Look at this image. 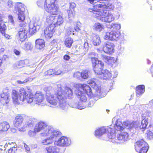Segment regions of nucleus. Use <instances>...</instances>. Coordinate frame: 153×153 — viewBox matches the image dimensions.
Here are the masks:
<instances>
[{
	"mask_svg": "<svg viewBox=\"0 0 153 153\" xmlns=\"http://www.w3.org/2000/svg\"><path fill=\"white\" fill-rule=\"evenodd\" d=\"M112 123L113 126V129L115 131L114 133L115 135L116 131H121L124 128H127L129 130L131 131L135 129L138 126V124L137 122H131L127 121L124 122L123 124L120 120L117 119L115 117L112 119ZM128 136V134L127 132H122L117 136V139L116 138L115 136L114 138L116 140L117 142L114 143H123L127 140Z\"/></svg>",
	"mask_w": 153,
	"mask_h": 153,
	"instance_id": "f257e3e1",
	"label": "nucleus"
},
{
	"mask_svg": "<svg viewBox=\"0 0 153 153\" xmlns=\"http://www.w3.org/2000/svg\"><path fill=\"white\" fill-rule=\"evenodd\" d=\"M34 128L35 131L38 132H41L40 134L41 136L47 137L42 141V143L44 145L52 144L54 141L53 139L61 134L59 131L54 129L53 127L48 126L46 123L41 121L36 123Z\"/></svg>",
	"mask_w": 153,
	"mask_h": 153,
	"instance_id": "f03ea898",
	"label": "nucleus"
},
{
	"mask_svg": "<svg viewBox=\"0 0 153 153\" xmlns=\"http://www.w3.org/2000/svg\"><path fill=\"white\" fill-rule=\"evenodd\" d=\"M114 8V6L111 4L106 5L102 3L95 5L89 11L92 12L93 16L98 19L102 22L109 23L114 20V16L113 13L109 12L105 9L112 10Z\"/></svg>",
	"mask_w": 153,
	"mask_h": 153,
	"instance_id": "7ed1b4c3",
	"label": "nucleus"
},
{
	"mask_svg": "<svg viewBox=\"0 0 153 153\" xmlns=\"http://www.w3.org/2000/svg\"><path fill=\"white\" fill-rule=\"evenodd\" d=\"M15 9L16 12L17 13L19 22H21L19 25L20 28L18 34V39L22 42L26 38L28 30L27 25L24 21L25 18L24 5L21 3H19Z\"/></svg>",
	"mask_w": 153,
	"mask_h": 153,
	"instance_id": "20e7f679",
	"label": "nucleus"
},
{
	"mask_svg": "<svg viewBox=\"0 0 153 153\" xmlns=\"http://www.w3.org/2000/svg\"><path fill=\"white\" fill-rule=\"evenodd\" d=\"M12 97L13 103L16 104H19L23 102L32 103L33 104L34 95L32 93L23 88H21L18 91L13 90Z\"/></svg>",
	"mask_w": 153,
	"mask_h": 153,
	"instance_id": "39448f33",
	"label": "nucleus"
},
{
	"mask_svg": "<svg viewBox=\"0 0 153 153\" xmlns=\"http://www.w3.org/2000/svg\"><path fill=\"white\" fill-rule=\"evenodd\" d=\"M93 66L94 67V71L97 77L102 79H109L112 77L111 74L107 70H102L104 64L102 62L98 60L95 57H91Z\"/></svg>",
	"mask_w": 153,
	"mask_h": 153,
	"instance_id": "423d86ee",
	"label": "nucleus"
},
{
	"mask_svg": "<svg viewBox=\"0 0 153 153\" xmlns=\"http://www.w3.org/2000/svg\"><path fill=\"white\" fill-rule=\"evenodd\" d=\"M58 91L57 97L59 101V107L62 110H65L67 108L65 98H71L73 97L72 91L70 88L66 87L63 90L60 85H58Z\"/></svg>",
	"mask_w": 153,
	"mask_h": 153,
	"instance_id": "0eeeda50",
	"label": "nucleus"
},
{
	"mask_svg": "<svg viewBox=\"0 0 153 153\" xmlns=\"http://www.w3.org/2000/svg\"><path fill=\"white\" fill-rule=\"evenodd\" d=\"M77 97L82 102H85L87 100L86 95L92 97L93 94L90 87L86 84H77Z\"/></svg>",
	"mask_w": 153,
	"mask_h": 153,
	"instance_id": "6e6552de",
	"label": "nucleus"
},
{
	"mask_svg": "<svg viewBox=\"0 0 153 153\" xmlns=\"http://www.w3.org/2000/svg\"><path fill=\"white\" fill-rule=\"evenodd\" d=\"M113 124L107 127H102L97 129L95 132V135L99 138L105 133H107V135L110 141L112 142H117L116 140L114 138L115 136L114 133L115 131L113 128Z\"/></svg>",
	"mask_w": 153,
	"mask_h": 153,
	"instance_id": "1a4fd4ad",
	"label": "nucleus"
},
{
	"mask_svg": "<svg viewBox=\"0 0 153 153\" xmlns=\"http://www.w3.org/2000/svg\"><path fill=\"white\" fill-rule=\"evenodd\" d=\"M52 88L51 86L45 87L44 89L46 93V99L47 101L52 106L51 107H55L59 105V101L56 99L57 93H56L54 95L52 91Z\"/></svg>",
	"mask_w": 153,
	"mask_h": 153,
	"instance_id": "9d476101",
	"label": "nucleus"
},
{
	"mask_svg": "<svg viewBox=\"0 0 153 153\" xmlns=\"http://www.w3.org/2000/svg\"><path fill=\"white\" fill-rule=\"evenodd\" d=\"M56 0H45L44 7L45 10L52 15L57 14L59 7L55 4Z\"/></svg>",
	"mask_w": 153,
	"mask_h": 153,
	"instance_id": "9b49d317",
	"label": "nucleus"
},
{
	"mask_svg": "<svg viewBox=\"0 0 153 153\" xmlns=\"http://www.w3.org/2000/svg\"><path fill=\"white\" fill-rule=\"evenodd\" d=\"M135 148L136 151L139 153H146L149 147L147 143L141 139L136 143Z\"/></svg>",
	"mask_w": 153,
	"mask_h": 153,
	"instance_id": "f8f14e48",
	"label": "nucleus"
},
{
	"mask_svg": "<svg viewBox=\"0 0 153 153\" xmlns=\"http://www.w3.org/2000/svg\"><path fill=\"white\" fill-rule=\"evenodd\" d=\"M41 22L39 18H36L29 24V32L33 35L35 33L40 27Z\"/></svg>",
	"mask_w": 153,
	"mask_h": 153,
	"instance_id": "ddd939ff",
	"label": "nucleus"
},
{
	"mask_svg": "<svg viewBox=\"0 0 153 153\" xmlns=\"http://www.w3.org/2000/svg\"><path fill=\"white\" fill-rule=\"evenodd\" d=\"M87 83L90 85L96 91V95L99 97H102V93L101 91V87L98 85L99 81L97 79H92L89 80Z\"/></svg>",
	"mask_w": 153,
	"mask_h": 153,
	"instance_id": "4468645a",
	"label": "nucleus"
},
{
	"mask_svg": "<svg viewBox=\"0 0 153 153\" xmlns=\"http://www.w3.org/2000/svg\"><path fill=\"white\" fill-rule=\"evenodd\" d=\"M71 143L70 139L65 137H62L54 142L55 145L62 147L67 146L69 145Z\"/></svg>",
	"mask_w": 153,
	"mask_h": 153,
	"instance_id": "2eb2a0df",
	"label": "nucleus"
},
{
	"mask_svg": "<svg viewBox=\"0 0 153 153\" xmlns=\"http://www.w3.org/2000/svg\"><path fill=\"white\" fill-rule=\"evenodd\" d=\"M151 115V112L148 111H146L142 114V119L141 122V125L140 128L142 129H145L148 124V117Z\"/></svg>",
	"mask_w": 153,
	"mask_h": 153,
	"instance_id": "dca6fc26",
	"label": "nucleus"
},
{
	"mask_svg": "<svg viewBox=\"0 0 153 153\" xmlns=\"http://www.w3.org/2000/svg\"><path fill=\"white\" fill-rule=\"evenodd\" d=\"M114 47L113 43L107 42L104 43L102 49L105 53L110 54L114 52Z\"/></svg>",
	"mask_w": 153,
	"mask_h": 153,
	"instance_id": "f3484780",
	"label": "nucleus"
},
{
	"mask_svg": "<svg viewBox=\"0 0 153 153\" xmlns=\"http://www.w3.org/2000/svg\"><path fill=\"white\" fill-rule=\"evenodd\" d=\"M120 36L119 31H114L111 30L110 32H107L104 38L106 40L110 39L111 40H117Z\"/></svg>",
	"mask_w": 153,
	"mask_h": 153,
	"instance_id": "a211bd4d",
	"label": "nucleus"
},
{
	"mask_svg": "<svg viewBox=\"0 0 153 153\" xmlns=\"http://www.w3.org/2000/svg\"><path fill=\"white\" fill-rule=\"evenodd\" d=\"M55 26L53 24L48 26L44 30L45 37L47 39H50L52 36Z\"/></svg>",
	"mask_w": 153,
	"mask_h": 153,
	"instance_id": "6ab92c4d",
	"label": "nucleus"
},
{
	"mask_svg": "<svg viewBox=\"0 0 153 153\" xmlns=\"http://www.w3.org/2000/svg\"><path fill=\"white\" fill-rule=\"evenodd\" d=\"M45 99L44 95L40 92H37L34 96V103L38 104L42 102Z\"/></svg>",
	"mask_w": 153,
	"mask_h": 153,
	"instance_id": "aec40b11",
	"label": "nucleus"
},
{
	"mask_svg": "<svg viewBox=\"0 0 153 153\" xmlns=\"http://www.w3.org/2000/svg\"><path fill=\"white\" fill-rule=\"evenodd\" d=\"M0 96V101L1 103L4 104L8 103L10 99V96L8 92H4L1 94Z\"/></svg>",
	"mask_w": 153,
	"mask_h": 153,
	"instance_id": "412c9836",
	"label": "nucleus"
},
{
	"mask_svg": "<svg viewBox=\"0 0 153 153\" xmlns=\"http://www.w3.org/2000/svg\"><path fill=\"white\" fill-rule=\"evenodd\" d=\"M43 18H46V22L48 24V26H50L51 25L53 24L55 26V16H51L50 15H47L45 13L44 14Z\"/></svg>",
	"mask_w": 153,
	"mask_h": 153,
	"instance_id": "4be33fe9",
	"label": "nucleus"
},
{
	"mask_svg": "<svg viewBox=\"0 0 153 153\" xmlns=\"http://www.w3.org/2000/svg\"><path fill=\"white\" fill-rule=\"evenodd\" d=\"M23 118L21 115L17 116L14 120L13 124L16 127H20L22 125L23 121Z\"/></svg>",
	"mask_w": 153,
	"mask_h": 153,
	"instance_id": "5701e85b",
	"label": "nucleus"
},
{
	"mask_svg": "<svg viewBox=\"0 0 153 153\" xmlns=\"http://www.w3.org/2000/svg\"><path fill=\"white\" fill-rule=\"evenodd\" d=\"M35 47L36 48L42 49L45 46L44 41L42 39H37L35 41Z\"/></svg>",
	"mask_w": 153,
	"mask_h": 153,
	"instance_id": "b1692460",
	"label": "nucleus"
},
{
	"mask_svg": "<svg viewBox=\"0 0 153 153\" xmlns=\"http://www.w3.org/2000/svg\"><path fill=\"white\" fill-rule=\"evenodd\" d=\"M136 90L137 97L141 95L145 92V86L139 85L136 87Z\"/></svg>",
	"mask_w": 153,
	"mask_h": 153,
	"instance_id": "393cba45",
	"label": "nucleus"
},
{
	"mask_svg": "<svg viewBox=\"0 0 153 153\" xmlns=\"http://www.w3.org/2000/svg\"><path fill=\"white\" fill-rule=\"evenodd\" d=\"M101 56L102 59L106 63L111 64L112 62H114V59L113 57L104 55H101Z\"/></svg>",
	"mask_w": 153,
	"mask_h": 153,
	"instance_id": "a878e982",
	"label": "nucleus"
},
{
	"mask_svg": "<svg viewBox=\"0 0 153 153\" xmlns=\"http://www.w3.org/2000/svg\"><path fill=\"white\" fill-rule=\"evenodd\" d=\"M10 128L9 123L6 122L0 123V131H7Z\"/></svg>",
	"mask_w": 153,
	"mask_h": 153,
	"instance_id": "bb28decb",
	"label": "nucleus"
},
{
	"mask_svg": "<svg viewBox=\"0 0 153 153\" xmlns=\"http://www.w3.org/2000/svg\"><path fill=\"white\" fill-rule=\"evenodd\" d=\"M46 149L48 153H56L58 152L59 150V148L55 146L46 147Z\"/></svg>",
	"mask_w": 153,
	"mask_h": 153,
	"instance_id": "cd10ccee",
	"label": "nucleus"
},
{
	"mask_svg": "<svg viewBox=\"0 0 153 153\" xmlns=\"http://www.w3.org/2000/svg\"><path fill=\"white\" fill-rule=\"evenodd\" d=\"M112 30L114 31H119V30L120 29L121 25L118 23H112L110 26Z\"/></svg>",
	"mask_w": 153,
	"mask_h": 153,
	"instance_id": "c85d7f7f",
	"label": "nucleus"
},
{
	"mask_svg": "<svg viewBox=\"0 0 153 153\" xmlns=\"http://www.w3.org/2000/svg\"><path fill=\"white\" fill-rule=\"evenodd\" d=\"M55 26L56 25H60L62 24L63 22V19L61 16H55Z\"/></svg>",
	"mask_w": 153,
	"mask_h": 153,
	"instance_id": "c756f323",
	"label": "nucleus"
},
{
	"mask_svg": "<svg viewBox=\"0 0 153 153\" xmlns=\"http://www.w3.org/2000/svg\"><path fill=\"white\" fill-rule=\"evenodd\" d=\"M88 71L87 70L83 71L81 73L77 72V75H80L82 78L86 79L88 77Z\"/></svg>",
	"mask_w": 153,
	"mask_h": 153,
	"instance_id": "7c9ffc66",
	"label": "nucleus"
},
{
	"mask_svg": "<svg viewBox=\"0 0 153 153\" xmlns=\"http://www.w3.org/2000/svg\"><path fill=\"white\" fill-rule=\"evenodd\" d=\"M94 45H99L100 43V38L98 35L94 36L92 39Z\"/></svg>",
	"mask_w": 153,
	"mask_h": 153,
	"instance_id": "2f4dec72",
	"label": "nucleus"
},
{
	"mask_svg": "<svg viewBox=\"0 0 153 153\" xmlns=\"http://www.w3.org/2000/svg\"><path fill=\"white\" fill-rule=\"evenodd\" d=\"M103 28V25L99 23H96L93 26V29L99 32L101 31Z\"/></svg>",
	"mask_w": 153,
	"mask_h": 153,
	"instance_id": "473e14b6",
	"label": "nucleus"
},
{
	"mask_svg": "<svg viewBox=\"0 0 153 153\" xmlns=\"http://www.w3.org/2000/svg\"><path fill=\"white\" fill-rule=\"evenodd\" d=\"M36 121L37 120L36 119L30 118L28 119L26 123V124L28 127H31L33 126Z\"/></svg>",
	"mask_w": 153,
	"mask_h": 153,
	"instance_id": "72a5a7b5",
	"label": "nucleus"
},
{
	"mask_svg": "<svg viewBox=\"0 0 153 153\" xmlns=\"http://www.w3.org/2000/svg\"><path fill=\"white\" fill-rule=\"evenodd\" d=\"M25 62L23 61H20L17 62L13 65V67L15 69L23 67Z\"/></svg>",
	"mask_w": 153,
	"mask_h": 153,
	"instance_id": "f704fd0d",
	"label": "nucleus"
},
{
	"mask_svg": "<svg viewBox=\"0 0 153 153\" xmlns=\"http://www.w3.org/2000/svg\"><path fill=\"white\" fill-rule=\"evenodd\" d=\"M73 43V39L70 38H66L65 41V44L66 46L70 48Z\"/></svg>",
	"mask_w": 153,
	"mask_h": 153,
	"instance_id": "c9c22d12",
	"label": "nucleus"
},
{
	"mask_svg": "<svg viewBox=\"0 0 153 153\" xmlns=\"http://www.w3.org/2000/svg\"><path fill=\"white\" fill-rule=\"evenodd\" d=\"M70 10L68 12V15L69 16L70 15L71 16H71L69 14L70 13V11L72 13V16L73 15V12L74 11V8H75L76 6V4L74 3V2H71L70 3Z\"/></svg>",
	"mask_w": 153,
	"mask_h": 153,
	"instance_id": "e433bc0d",
	"label": "nucleus"
},
{
	"mask_svg": "<svg viewBox=\"0 0 153 153\" xmlns=\"http://www.w3.org/2000/svg\"><path fill=\"white\" fill-rule=\"evenodd\" d=\"M32 47L29 42H26L23 46V48L25 50H29L31 49Z\"/></svg>",
	"mask_w": 153,
	"mask_h": 153,
	"instance_id": "4c0bfd02",
	"label": "nucleus"
},
{
	"mask_svg": "<svg viewBox=\"0 0 153 153\" xmlns=\"http://www.w3.org/2000/svg\"><path fill=\"white\" fill-rule=\"evenodd\" d=\"M6 29V26L5 24L2 22H0V31L2 34L4 33Z\"/></svg>",
	"mask_w": 153,
	"mask_h": 153,
	"instance_id": "58836bf2",
	"label": "nucleus"
},
{
	"mask_svg": "<svg viewBox=\"0 0 153 153\" xmlns=\"http://www.w3.org/2000/svg\"><path fill=\"white\" fill-rule=\"evenodd\" d=\"M45 74L47 75H51L54 74V70L53 69H50L45 72Z\"/></svg>",
	"mask_w": 153,
	"mask_h": 153,
	"instance_id": "ea45409f",
	"label": "nucleus"
},
{
	"mask_svg": "<svg viewBox=\"0 0 153 153\" xmlns=\"http://www.w3.org/2000/svg\"><path fill=\"white\" fill-rule=\"evenodd\" d=\"M38 132L37 131H35L34 128V131L30 130L28 132V134L29 136L31 137L34 136L35 135L36 133Z\"/></svg>",
	"mask_w": 153,
	"mask_h": 153,
	"instance_id": "a19ab883",
	"label": "nucleus"
},
{
	"mask_svg": "<svg viewBox=\"0 0 153 153\" xmlns=\"http://www.w3.org/2000/svg\"><path fill=\"white\" fill-rule=\"evenodd\" d=\"M83 45V49L84 50V51L86 52L88 50L89 45L88 42H86L84 43Z\"/></svg>",
	"mask_w": 153,
	"mask_h": 153,
	"instance_id": "79ce46f5",
	"label": "nucleus"
},
{
	"mask_svg": "<svg viewBox=\"0 0 153 153\" xmlns=\"http://www.w3.org/2000/svg\"><path fill=\"white\" fill-rule=\"evenodd\" d=\"M17 150L16 147L14 146L9 149L8 151V152L9 153H15Z\"/></svg>",
	"mask_w": 153,
	"mask_h": 153,
	"instance_id": "37998d69",
	"label": "nucleus"
},
{
	"mask_svg": "<svg viewBox=\"0 0 153 153\" xmlns=\"http://www.w3.org/2000/svg\"><path fill=\"white\" fill-rule=\"evenodd\" d=\"M37 4L39 7H41L43 4V1L42 0H38L37 1Z\"/></svg>",
	"mask_w": 153,
	"mask_h": 153,
	"instance_id": "c03bdc74",
	"label": "nucleus"
},
{
	"mask_svg": "<svg viewBox=\"0 0 153 153\" xmlns=\"http://www.w3.org/2000/svg\"><path fill=\"white\" fill-rule=\"evenodd\" d=\"M153 133L152 132L150 131L147 134V137L149 140L152 139L153 138Z\"/></svg>",
	"mask_w": 153,
	"mask_h": 153,
	"instance_id": "a18cd8bd",
	"label": "nucleus"
},
{
	"mask_svg": "<svg viewBox=\"0 0 153 153\" xmlns=\"http://www.w3.org/2000/svg\"><path fill=\"white\" fill-rule=\"evenodd\" d=\"M74 31H72L70 29H68L66 30V34L68 35H69L72 34L74 35Z\"/></svg>",
	"mask_w": 153,
	"mask_h": 153,
	"instance_id": "49530a36",
	"label": "nucleus"
},
{
	"mask_svg": "<svg viewBox=\"0 0 153 153\" xmlns=\"http://www.w3.org/2000/svg\"><path fill=\"white\" fill-rule=\"evenodd\" d=\"M29 78H27L26 79L23 81H21L20 80H18L17 81V82L19 84H23L27 82L28 81H29Z\"/></svg>",
	"mask_w": 153,
	"mask_h": 153,
	"instance_id": "de8ad7c7",
	"label": "nucleus"
},
{
	"mask_svg": "<svg viewBox=\"0 0 153 153\" xmlns=\"http://www.w3.org/2000/svg\"><path fill=\"white\" fill-rule=\"evenodd\" d=\"M85 106L83 105L82 104H80V105H77V108L80 110L84 109L85 108Z\"/></svg>",
	"mask_w": 153,
	"mask_h": 153,
	"instance_id": "09e8293b",
	"label": "nucleus"
},
{
	"mask_svg": "<svg viewBox=\"0 0 153 153\" xmlns=\"http://www.w3.org/2000/svg\"><path fill=\"white\" fill-rule=\"evenodd\" d=\"M9 22L12 24L14 23V21L13 20V16L11 15L9 16L8 17Z\"/></svg>",
	"mask_w": 153,
	"mask_h": 153,
	"instance_id": "8fccbe9b",
	"label": "nucleus"
},
{
	"mask_svg": "<svg viewBox=\"0 0 153 153\" xmlns=\"http://www.w3.org/2000/svg\"><path fill=\"white\" fill-rule=\"evenodd\" d=\"M13 2L11 1H9L7 3V6L8 7H13Z\"/></svg>",
	"mask_w": 153,
	"mask_h": 153,
	"instance_id": "3c124183",
	"label": "nucleus"
},
{
	"mask_svg": "<svg viewBox=\"0 0 153 153\" xmlns=\"http://www.w3.org/2000/svg\"><path fill=\"white\" fill-rule=\"evenodd\" d=\"M62 73V71L60 70H58L56 71L54 70V74L55 75H59L61 74Z\"/></svg>",
	"mask_w": 153,
	"mask_h": 153,
	"instance_id": "603ef678",
	"label": "nucleus"
},
{
	"mask_svg": "<svg viewBox=\"0 0 153 153\" xmlns=\"http://www.w3.org/2000/svg\"><path fill=\"white\" fill-rule=\"evenodd\" d=\"M3 34L4 35L5 37L7 39H11V36L8 34H5V32H4V33H3Z\"/></svg>",
	"mask_w": 153,
	"mask_h": 153,
	"instance_id": "864d4df0",
	"label": "nucleus"
},
{
	"mask_svg": "<svg viewBox=\"0 0 153 153\" xmlns=\"http://www.w3.org/2000/svg\"><path fill=\"white\" fill-rule=\"evenodd\" d=\"M70 58V56L68 55H65L63 57V59L65 60H68Z\"/></svg>",
	"mask_w": 153,
	"mask_h": 153,
	"instance_id": "5fc2aeb1",
	"label": "nucleus"
},
{
	"mask_svg": "<svg viewBox=\"0 0 153 153\" xmlns=\"http://www.w3.org/2000/svg\"><path fill=\"white\" fill-rule=\"evenodd\" d=\"M13 52L16 55H19L20 54V52L19 51L17 50L16 49H14L13 50Z\"/></svg>",
	"mask_w": 153,
	"mask_h": 153,
	"instance_id": "6e6d98bb",
	"label": "nucleus"
},
{
	"mask_svg": "<svg viewBox=\"0 0 153 153\" xmlns=\"http://www.w3.org/2000/svg\"><path fill=\"white\" fill-rule=\"evenodd\" d=\"M24 144L25 148L26 150L27 151H29L30 149L28 146L25 143H24Z\"/></svg>",
	"mask_w": 153,
	"mask_h": 153,
	"instance_id": "4d7b16f0",
	"label": "nucleus"
},
{
	"mask_svg": "<svg viewBox=\"0 0 153 153\" xmlns=\"http://www.w3.org/2000/svg\"><path fill=\"white\" fill-rule=\"evenodd\" d=\"M88 1L91 4L93 3L95 1H97V2L101 1V0H88Z\"/></svg>",
	"mask_w": 153,
	"mask_h": 153,
	"instance_id": "13d9d810",
	"label": "nucleus"
},
{
	"mask_svg": "<svg viewBox=\"0 0 153 153\" xmlns=\"http://www.w3.org/2000/svg\"><path fill=\"white\" fill-rule=\"evenodd\" d=\"M150 71L153 76V65L151 66V68L150 69Z\"/></svg>",
	"mask_w": 153,
	"mask_h": 153,
	"instance_id": "bf43d9fd",
	"label": "nucleus"
},
{
	"mask_svg": "<svg viewBox=\"0 0 153 153\" xmlns=\"http://www.w3.org/2000/svg\"><path fill=\"white\" fill-rule=\"evenodd\" d=\"M149 105L153 106V99L150 101L149 103Z\"/></svg>",
	"mask_w": 153,
	"mask_h": 153,
	"instance_id": "052dcab7",
	"label": "nucleus"
},
{
	"mask_svg": "<svg viewBox=\"0 0 153 153\" xmlns=\"http://www.w3.org/2000/svg\"><path fill=\"white\" fill-rule=\"evenodd\" d=\"M4 48H0V54L1 53L4 52Z\"/></svg>",
	"mask_w": 153,
	"mask_h": 153,
	"instance_id": "680f3d73",
	"label": "nucleus"
},
{
	"mask_svg": "<svg viewBox=\"0 0 153 153\" xmlns=\"http://www.w3.org/2000/svg\"><path fill=\"white\" fill-rule=\"evenodd\" d=\"M19 130L20 131H25V128H19Z\"/></svg>",
	"mask_w": 153,
	"mask_h": 153,
	"instance_id": "e2e57ef3",
	"label": "nucleus"
},
{
	"mask_svg": "<svg viewBox=\"0 0 153 153\" xmlns=\"http://www.w3.org/2000/svg\"><path fill=\"white\" fill-rule=\"evenodd\" d=\"M4 21L3 18L1 16V15L0 14V22H2Z\"/></svg>",
	"mask_w": 153,
	"mask_h": 153,
	"instance_id": "0e129e2a",
	"label": "nucleus"
},
{
	"mask_svg": "<svg viewBox=\"0 0 153 153\" xmlns=\"http://www.w3.org/2000/svg\"><path fill=\"white\" fill-rule=\"evenodd\" d=\"M0 149L2 150H3L4 149V147L2 146H0Z\"/></svg>",
	"mask_w": 153,
	"mask_h": 153,
	"instance_id": "69168bd1",
	"label": "nucleus"
},
{
	"mask_svg": "<svg viewBox=\"0 0 153 153\" xmlns=\"http://www.w3.org/2000/svg\"><path fill=\"white\" fill-rule=\"evenodd\" d=\"M3 1H4L5 0H0V3H2Z\"/></svg>",
	"mask_w": 153,
	"mask_h": 153,
	"instance_id": "338daca9",
	"label": "nucleus"
},
{
	"mask_svg": "<svg viewBox=\"0 0 153 153\" xmlns=\"http://www.w3.org/2000/svg\"><path fill=\"white\" fill-rule=\"evenodd\" d=\"M7 57V56L6 55H4L3 56V58H6Z\"/></svg>",
	"mask_w": 153,
	"mask_h": 153,
	"instance_id": "774afa93",
	"label": "nucleus"
}]
</instances>
